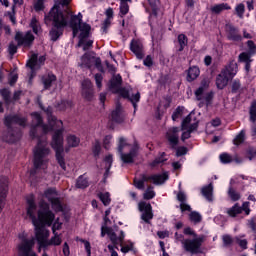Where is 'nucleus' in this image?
Listing matches in <instances>:
<instances>
[{
    "label": "nucleus",
    "mask_w": 256,
    "mask_h": 256,
    "mask_svg": "<svg viewBox=\"0 0 256 256\" xmlns=\"http://www.w3.org/2000/svg\"><path fill=\"white\" fill-rule=\"evenodd\" d=\"M27 217L31 219L32 225H34L36 241L39 245V251L41 248L49 247L51 245L58 246L63 243L61 236L57 232H53V237L49 240V230L45 227H51L55 221V214L49 210V205L45 202H40V210L37 217V204H35V196L30 195L26 199Z\"/></svg>",
    "instance_id": "f257e3e1"
},
{
    "label": "nucleus",
    "mask_w": 256,
    "mask_h": 256,
    "mask_svg": "<svg viewBox=\"0 0 256 256\" xmlns=\"http://www.w3.org/2000/svg\"><path fill=\"white\" fill-rule=\"evenodd\" d=\"M48 115L49 126L43 125V119L41 115L37 112L32 113V122L33 125H36L35 128H32L30 131L31 137H39L38 131L39 127L42 129L43 133H49V131H54L52 136V148L56 151V159L60 167L66 171L67 166L65 165V159L63 158V121L57 120L55 116H51V108L46 110Z\"/></svg>",
    "instance_id": "f03ea898"
},
{
    "label": "nucleus",
    "mask_w": 256,
    "mask_h": 256,
    "mask_svg": "<svg viewBox=\"0 0 256 256\" xmlns=\"http://www.w3.org/2000/svg\"><path fill=\"white\" fill-rule=\"evenodd\" d=\"M70 0H60L55 3L54 7L50 10L49 15L45 18V23L52 21V29L50 30L51 41H57L62 35L65 27H67V18L63 15L60 7H67Z\"/></svg>",
    "instance_id": "7ed1b4c3"
},
{
    "label": "nucleus",
    "mask_w": 256,
    "mask_h": 256,
    "mask_svg": "<svg viewBox=\"0 0 256 256\" xmlns=\"http://www.w3.org/2000/svg\"><path fill=\"white\" fill-rule=\"evenodd\" d=\"M82 21L83 14L73 15L70 19V27L73 31V37H77L80 33L78 47H82L83 51H87V49L93 47V40L88 39L91 26L87 23H82Z\"/></svg>",
    "instance_id": "20e7f679"
},
{
    "label": "nucleus",
    "mask_w": 256,
    "mask_h": 256,
    "mask_svg": "<svg viewBox=\"0 0 256 256\" xmlns=\"http://www.w3.org/2000/svg\"><path fill=\"white\" fill-rule=\"evenodd\" d=\"M122 83H123V79L121 78V75L117 74L116 76H113L109 82L110 91H112V93H118V95H120L124 99H129L134 109H137V103H139L141 99V94L137 92L136 94L130 96L129 90L121 87Z\"/></svg>",
    "instance_id": "39448f33"
},
{
    "label": "nucleus",
    "mask_w": 256,
    "mask_h": 256,
    "mask_svg": "<svg viewBox=\"0 0 256 256\" xmlns=\"http://www.w3.org/2000/svg\"><path fill=\"white\" fill-rule=\"evenodd\" d=\"M118 153H120V159L123 163H135V159L139 155V145H131L127 143V139L119 138Z\"/></svg>",
    "instance_id": "423d86ee"
},
{
    "label": "nucleus",
    "mask_w": 256,
    "mask_h": 256,
    "mask_svg": "<svg viewBox=\"0 0 256 256\" xmlns=\"http://www.w3.org/2000/svg\"><path fill=\"white\" fill-rule=\"evenodd\" d=\"M105 235H108L110 241L114 245H120L121 251L123 253H129V251H133V242H131V241L124 242L125 232L120 231V235L117 236V233H115V230H113V228H111V227H102L101 237H105Z\"/></svg>",
    "instance_id": "0eeeda50"
},
{
    "label": "nucleus",
    "mask_w": 256,
    "mask_h": 256,
    "mask_svg": "<svg viewBox=\"0 0 256 256\" xmlns=\"http://www.w3.org/2000/svg\"><path fill=\"white\" fill-rule=\"evenodd\" d=\"M50 150L47 148V140L42 138L38 141L36 148L34 149V167L35 169H45L47 167V155Z\"/></svg>",
    "instance_id": "6e6552de"
},
{
    "label": "nucleus",
    "mask_w": 256,
    "mask_h": 256,
    "mask_svg": "<svg viewBox=\"0 0 256 256\" xmlns=\"http://www.w3.org/2000/svg\"><path fill=\"white\" fill-rule=\"evenodd\" d=\"M167 179H169V174L167 172L154 175L141 174L140 178H134V187L140 191H143V189H145V183L150 182L154 185H163Z\"/></svg>",
    "instance_id": "1a4fd4ad"
},
{
    "label": "nucleus",
    "mask_w": 256,
    "mask_h": 256,
    "mask_svg": "<svg viewBox=\"0 0 256 256\" xmlns=\"http://www.w3.org/2000/svg\"><path fill=\"white\" fill-rule=\"evenodd\" d=\"M237 75V65H228L216 77L217 89H225L233 77Z\"/></svg>",
    "instance_id": "9d476101"
},
{
    "label": "nucleus",
    "mask_w": 256,
    "mask_h": 256,
    "mask_svg": "<svg viewBox=\"0 0 256 256\" xmlns=\"http://www.w3.org/2000/svg\"><path fill=\"white\" fill-rule=\"evenodd\" d=\"M208 88L209 82H203L195 91V97L197 101H200V107H203V105H211V101H213V92L207 91Z\"/></svg>",
    "instance_id": "9b49d317"
},
{
    "label": "nucleus",
    "mask_w": 256,
    "mask_h": 256,
    "mask_svg": "<svg viewBox=\"0 0 256 256\" xmlns=\"http://www.w3.org/2000/svg\"><path fill=\"white\" fill-rule=\"evenodd\" d=\"M205 241V236H196L194 239H186L184 242L183 249L186 250L188 253L195 255L199 253L201 250V246Z\"/></svg>",
    "instance_id": "f8f14e48"
},
{
    "label": "nucleus",
    "mask_w": 256,
    "mask_h": 256,
    "mask_svg": "<svg viewBox=\"0 0 256 256\" xmlns=\"http://www.w3.org/2000/svg\"><path fill=\"white\" fill-rule=\"evenodd\" d=\"M59 197V193L57 192V190L55 188H48L47 190L44 191L43 195L39 196V202H38V211L36 210V217H38V213L41 209V202L43 201V203H45L46 205H48V210L51 211L49 203H51V201H54L55 199H57ZM44 199H47L49 201V203L45 202Z\"/></svg>",
    "instance_id": "ddd939ff"
},
{
    "label": "nucleus",
    "mask_w": 256,
    "mask_h": 256,
    "mask_svg": "<svg viewBox=\"0 0 256 256\" xmlns=\"http://www.w3.org/2000/svg\"><path fill=\"white\" fill-rule=\"evenodd\" d=\"M15 41H17L19 46L31 47L35 41V36H33L31 31H28L25 34H23V32H17L15 35Z\"/></svg>",
    "instance_id": "4468645a"
},
{
    "label": "nucleus",
    "mask_w": 256,
    "mask_h": 256,
    "mask_svg": "<svg viewBox=\"0 0 256 256\" xmlns=\"http://www.w3.org/2000/svg\"><path fill=\"white\" fill-rule=\"evenodd\" d=\"M138 209L141 211V219L144 223H151V219H153V210L150 203L147 202H139Z\"/></svg>",
    "instance_id": "2eb2a0df"
},
{
    "label": "nucleus",
    "mask_w": 256,
    "mask_h": 256,
    "mask_svg": "<svg viewBox=\"0 0 256 256\" xmlns=\"http://www.w3.org/2000/svg\"><path fill=\"white\" fill-rule=\"evenodd\" d=\"M81 95L87 101H91L93 99V95H95V91L93 90V83L89 79H84L81 82Z\"/></svg>",
    "instance_id": "dca6fc26"
},
{
    "label": "nucleus",
    "mask_w": 256,
    "mask_h": 256,
    "mask_svg": "<svg viewBox=\"0 0 256 256\" xmlns=\"http://www.w3.org/2000/svg\"><path fill=\"white\" fill-rule=\"evenodd\" d=\"M9 191V180L7 177L0 179V213L5 207V199L7 198V192Z\"/></svg>",
    "instance_id": "f3484780"
},
{
    "label": "nucleus",
    "mask_w": 256,
    "mask_h": 256,
    "mask_svg": "<svg viewBox=\"0 0 256 256\" xmlns=\"http://www.w3.org/2000/svg\"><path fill=\"white\" fill-rule=\"evenodd\" d=\"M4 124L6 127H13V125H20V127H25L27 124V119L19 115H8L5 117Z\"/></svg>",
    "instance_id": "a211bd4d"
},
{
    "label": "nucleus",
    "mask_w": 256,
    "mask_h": 256,
    "mask_svg": "<svg viewBox=\"0 0 256 256\" xmlns=\"http://www.w3.org/2000/svg\"><path fill=\"white\" fill-rule=\"evenodd\" d=\"M179 128H170L166 133L167 141L172 149H175L179 143Z\"/></svg>",
    "instance_id": "6ab92c4d"
},
{
    "label": "nucleus",
    "mask_w": 256,
    "mask_h": 256,
    "mask_svg": "<svg viewBox=\"0 0 256 256\" xmlns=\"http://www.w3.org/2000/svg\"><path fill=\"white\" fill-rule=\"evenodd\" d=\"M82 65H101V58L95 52H87L81 57Z\"/></svg>",
    "instance_id": "aec40b11"
},
{
    "label": "nucleus",
    "mask_w": 256,
    "mask_h": 256,
    "mask_svg": "<svg viewBox=\"0 0 256 256\" xmlns=\"http://www.w3.org/2000/svg\"><path fill=\"white\" fill-rule=\"evenodd\" d=\"M182 131L185 129H190V131H195L198 127L197 118H195V114L190 113L183 121H182Z\"/></svg>",
    "instance_id": "412c9836"
},
{
    "label": "nucleus",
    "mask_w": 256,
    "mask_h": 256,
    "mask_svg": "<svg viewBox=\"0 0 256 256\" xmlns=\"http://www.w3.org/2000/svg\"><path fill=\"white\" fill-rule=\"evenodd\" d=\"M242 211H245L246 215H249V202H244L242 208L239 204H235L232 208L228 209L227 214L229 217H237Z\"/></svg>",
    "instance_id": "4be33fe9"
},
{
    "label": "nucleus",
    "mask_w": 256,
    "mask_h": 256,
    "mask_svg": "<svg viewBox=\"0 0 256 256\" xmlns=\"http://www.w3.org/2000/svg\"><path fill=\"white\" fill-rule=\"evenodd\" d=\"M130 50L134 55H136L137 59H143L145 52H143V42L139 39L132 40L130 44Z\"/></svg>",
    "instance_id": "5701e85b"
},
{
    "label": "nucleus",
    "mask_w": 256,
    "mask_h": 256,
    "mask_svg": "<svg viewBox=\"0 0 256 256\" xmlns=\"http://www.w3.org/2000/svg\"><path fill=\"white\" fill-rule=\"evenodd\" d=\"M227 37L229 41H241L243 37L239 34V30L233 25H227Z\"/></svg>",
    "instance_id": "b1692460"
},
{
    "label": "nucleus",
    "mask_w": 256,
    "mask_h": 256,
    "mask_svg": "<svg viewBox=\"0 0 256 256\" xmlns=\"http://www.w3.org/2000/svg\"><path fill=\"white\" fill-rule=\"evenodd\" d=\"M111 117L112 121L115 123H123L125 114H123V108L121 107V104L116 105L115 110L112 111Z\"/></svg>",
    "instance_id": "393cba45"
},
{
    "label": "nucleus",
    "mask_w": 256,
    "mask_h": 256,
    "mask_svg": "<svg viewBox=\"0 0 256 256\" xmlns=\"http://www.w3.org/2000/svg\"><path fill=\"white\" fill-rule=\"evenodd\" d=\"M177 200L180 202L181 211H191V206L187 204V195L183 191L178 192Z\"/></svg>",
    "instance_id": "a878e982"
},
{
    "label": "nucleus",
    "mask_w": 256,
    "mask_h": 256,
    "mask_svg": "<svg viewBox=\"0 0 256 256\" xmlns=\"http://www.w3.org/2000/svg\"><path fill=\"white\" fill-rule=\"evenodd\" d=\"M45 56H38L37 54L33 53L30 55L27 65H43L45 63Z\"/></svg>",
    "instance_id": "bb28decb"
},
{
    "label": "nucleus",
    "mask_w": 256,
    "mask_h": 256,
    "mask_svg": "<svg viewBox=\"0 0 256 256\" xmlns=\"http://www.w3.org/2000/svg\"><path fill=\"white\" fill-rule=\"evenodd\" d=\"M200 74H201V70H199V67L191 66L188 69L187 81H189V82L195 81V79H197V77H199Z\"/></svg>",
    "instance_id": "cd10ccee"
},
{
    "label": "nucleus",
    "mask_w": 256,
    "mask_h": 256,
    "mask_svg": "<svg viewBox=\"0 0 256 256\" xmlns=\"http://www.w3.org/2000/svg\"><path fill=\"white\" fill-rule=\"evenodd\" d=\"M66 143H67V147L69 148L79 147V143H81V139L74 134H69L66 137Z\"/></svg>",
    "instance_id": "c85d7f7f"
},
{
    "label": "nucleus",
    "mask_w": 256,
    "mask_h": 256,
    "mask_svg": "<svg viewBox=\"0 0 256 256\" xmlns=\"http://www.w3.org/2000/svg\"><path fill=\"white\" fill-rule=\"evenodd\" d=\"M42 81L44 89H49V87H51V85L57 81V77L52 73H48L47 75L43 76Z\"/></svg>",
    "instance_id": "c756f323"
},
{
    "label": "nucleus",
    "mask_w": 256,
    "mask_h": 256,
    "mask_svg": "<svg viewBox=\"0 0 256 256\" xmlns=\"http://www.w3.org/2000/svg\"><path fill=\"white\" fill-rule=\"evenodd\" d=\"M201 193L207 201H213V183H210L207 186H204L201 190Z\"/></svg>",
    "instance_id": "7c9ffc66"
},
{
    "label": "nucleus",
    "mask_w": 256,
    "mask_h": 256,
    "mask_svg": "<svg viewBox=\"0 0 256 256\" xmlns=\"http://www.w3.org/2000/svg\"><path fill=\"white\" fill-rule=\"evenodd\" d=\"M229 9H231V6H229V4L221 3V4L214 5L211 8V11L212 13L219 15V13H223V11H229Z\"/></svg>",
    "instance_id": "2f4dec72"
},
{
    "label": "nucleus",
    "mask_w": 256,
    "mask_h": 256,
    "mask_svg": "<svg viewBox=\"0 0 256 256\" xmlns=\"http://www.w3.org/2000/svg\"><path fill=\"white\" fill-rule=\"evenodd\" d=\"M98 197L105 207L111 205V194L109 192H100Z\"/></svg>",
    "instance_id": "473e14b6"
},
{
    "label": "nucleus",
    "mask_w": 256,
    "mask_h": 256,
    "mask_svg": "<svg viewBox=\"0 0 256 256\" xmlns=\"http://www.w3.org/2000/svg\"><path fill=\"white\" fill-rule=\"evenodd\" d=\"M131 0H120V17H125L129 13V3Z\"/></svg>",
    "instance_id": "72a5a7b5"
},
{
    "label": "nucleus",
    "mask_w": 256,
    "mask_h": 256,
    "mask_svg": "<svg viewBox=\"0 0 256 256\" xmlns=\"http://www.w3.org/2000/svg\"><path fill=\"white\" fill-rule=\"evenodd\" d=\"M30 27L32 28L33 33H35V35H39V33H41V25L39 24V21L36 17H33L31 19Z\"/></svg>",
    "instance_id": "f704fd0d"
},
{
    "label": "nucleus",
    "mask_w": 256,
    "mask_h": 256,
    "mask_svg": "<svg viewBox=\"0 0 256 256\" xmlns=\"http://www.w3.org/2000/svg\"><path fill=\"white\" fill-rule=\"evenodd\" d=\"M50 203H51L52 209L56 213H59V212L63 211V204L61 203V200L59 199V197L52 200Z\"/></svg>",
    "instance_id": "c9c22d12"
},
{
    "label": "nucleus",
    "mask_w": 256,
    "mask_h": 256,
    "mask_svg": "<svg viewBox=\"0 0 256 256\" xmlns=\"http://www.w3.org/2000/svg\"><path fill=\"white\" fill-rule=\"evenodd\" d=\"M76 187L78 189H86V187H89V181L87 180V178H85V176H80L77 179Z\"/></svg>",
    "instance_id": "e433bc0d"
},
{
    "label": "nucleus",
    "mask_w": 256,
    "mask_h": 256,
    "mask_svg": "<svg viewBox=\"0 0 256 256\" xmlns=\"http://www.w3.org/2000/svg\"><path fill=\"white\" fill-rule=\"evenodd\" d=\"M251 54L247 52H242L239 55V63H243L244 65H249L251 63Z\"/></svg>",
    "instance_id": "4c0bfd02"
},
{
    "label": "nucleus",
    "mask_w": 256,
    "mask_h": 256,
    "mask_svg": "<svg viewBox=\"0 0 256 256\" xmlns=\"http://www.w3.org/2000/svg\"><path fill=\"white\" fill-rule=\"evenodd\" d=\"M178 43L180 45V47L178 48V51L181 52L183 51V49H185V47H187V36H185V34H180L178 35Z\"/></svg>",
    "instance_id": "58836bf2"
},
{
    "label": "nucleus",
    "mask_w": 256,
    "mask_h": 256,
    "mask_svg": "<svg viewBox=\"0 0 256 256\" xmlns=\"http://www.w3.org/2000/svg\"><path fill=\"white\" fill-rule=\"evenodd\" d=\"M165 155H166L165 152H162L159 157L155 158V160L150 163V166L157 167L161 165V163H165V161H167V158H165Z\"/></svg>",
    "instance_id": "ea45409f"
},
{
    "label": "nucleus",
    "mask_w": 256,
    "mask_h": 256,
    "mask_svg": "<svg viewBox=\"0 0 256 256\" xmlns=\"http://www.w3.org/2000/svg\"><path fill=\"white\" fill-rule=\"evenodd\" d=\"M17 79H19V74L17 73V68H15L9 76V85L13 86L17 83Z\"/></svg>",
    "instance_id": "a19ab883"
},
{
    "label": "nucleus",
    "mask_w": 256,
    "mask_h": 256,
    "mask_svg": "<svg viewBox=\"0 0 256 256\" xmlns=\"http://www.w3.org/2000/svg\"><path fill=\"white\" fill-rule=\"evenodd\" d=\"M236 15L239 17V19H243V16L245 15V4H238L235 7Z\"/></svg>",
    "instance_id": "79ce46f5"
},
{
    "label": "nucleus",
    "mask_w": 256,
    "mask_h": 256,
    "mask_svg": "<svg viewBox=\"0 0 256 256\" xmlns=\"http://www.w3.org/2000/svg\"><path fill=\"white\" fill-rule=\"evenodd\" d=\"M0 94L6 103H11V91H9V89H1Z\"/></svg>",
    "instance_id": "37998d69"
},
{
    "label": "nucleus",
    "mask_w": 256,
    "mask_h": 256,
    "mask_svg": "<svg viewBox=\"0 0 256 256\" xmlns=\"http://www.w3.org/2000/svg\"><path fill=\"white\" fill-rule=\"evenodd\" d=\"M185 113V107L179 106L172 115L173 121H177Z\"/></svg>",
    "instance_id": "c03bdc74"
},
{
    "label": "nucleus",
    "mask_w": 256,
    "mask_h": 256,
    "mask_svg": "<svg viewBox=\"0 0 256 256\" xmlns=\"http://www.w3.org/2000/svg\"><path fill=\"white\" fill-rule=\"evenodd\" d=\"M104 165L106 169V174L109 173V169H111V165H113V156L108 155L104 159Z\"/></svg>",
    "instance_id": "a18cd8bd"
},
{
    "label": "nucleus",
    "mask_w": 256,
    "mask_h": 256,
    "mask_svg": "<svg viewBox=\"0 0 256 256\" xmlns=\"http://www.w3.org/2000/svg\"><path fill=\"white\" fill-rule=\"evenodd\" d=\"M143 197L146 200L153 199V197H155V191L153 190V187L149 186L144 192Z\"/></svg>",
    "instance_id": "49530a36"
},
{
    "label": "nucleus",
    "mask_w": 256,
    "mask_h": 256,
    "mask_svg": "<svg viewBox=\"0 0 256 256\" xmlns=\"http://www.w3.org/2000/svg\"><path fill=\"white\" fill-rule=\"evenodd\" d=\"M228 195L232 201H239L241 199V195L237 193L233 188H229Z\"/></svg>",
    "instance_id": "de8ad7c7"
},
{
    "label": "nucleus",
    "mask_w": 256,
    "mask_h": 256,
    "mask_svg": "<svg viewBox=\"0 0 256 256\" xmlns=\"http://www.w3.org/2000/svg\"><path fill=\"white\" fill-rule=\"evenodd\" d=\"M250 121H252V123L256 121V101L252 102L250 107Z\"/></svg>",
    "instance_id": "09e8293b"
},
{
    "label": "nucleus",
    "mask_w": 256,
    "mask_h": 256,
    "mask_svg": "<svg viewBox=\"0 0 256 256\" xmlns=\"http://www.w3.org/2000/svg\"><path fill=\"white\" fill-rule=\"evenodd\" d=\"M189 217L190 221H193V223H201V214H199V212H191Z\"/></svg>",
    "instance_id": "8fccbe9b"
},
{
    "label": "nucleus",
    "mask_w": 256,
    "mask_h": 256,
    "mask_svg": "<svg viewBox=\"0 0 256 256\" xmlns=\"http://www.w3.org/2000/svg\"><path fill=\"white\" fill-rule=\"evenodd\" d=\"M219 157H220L221 163H224V164L232 163L233 161V157L227 153H223Z\"/></svg>",
    "instance_id": "3c124183"
},
{
    "label": "nucleus",
    "mask_w": 256,
    "mask_h": 256,
    "mask_svg": "<svg viewBox=\"0 0 256 256\" xmlns=\"http://www.w3.org/2000/svg\"><path fill=\"white\" fill-rule=\"evenodd\" d=\"M245 141V132L241 131L234 139V145H241Z\"/></svg>",
    "instance_id": "603ef678"
},
{
    "label": "nucleus",
    "mask_w": 256,
    "mask_h": 256,
    "mask_svg": "<svg viewBox=\"0 0 256 256\" xmlns=\"http://www.w3.org/2000/svg\"><path fill=\"white\" fill-rule=\"evenodd\" d=\"M70 107H73V102L71 100H64L61 102V104L59 105V108L62 111H65V109H70Z\"/></svg>",
    "instance_id": "864d4df0"
},
{
    "label": "nucleus",
    "mask_w": 256,
    "mask_h": 256,
    "mask_svg": "<svg viewBox=\"0 0 256 256\" xmlns=\"http://www.w3.org/2000/svg\"><path fill=\"white\" fill-rule=\"evenodd\" d=\"M94 79H95L96 87L98 89H101L103 87V75L95 74Z\"/></svg>",
    "instance_id": "5fc2aeb1"
},
{
    "label": "nucleus",
    "mask_w": 256,
    "mask_h": 256,
    "mask_svg": "<svg viewBox=\"0 0 256 256\" xmlns=\"http://www.w3.org/2000/svg\"><path fill=\"white\" fill-rule=\"evenodd\" d=\"M19 44H15V42H11L8 46V53L9 55L13 56L15 55V53H17V49H18Z\"/></svg>",
    "instance_id": "6e6d98bb"
},
{
    "label": "nucleus",
    "mask_w": 256,
    "mask_h": 256,
    "mask_svg": "<svg viewBox=\"0 0 256 256\" xmlns=\"http://www.w3.org/2000/svg\"><path fill=\"white\" fill-rule=\"evenodd\" d=\"M174 237L176 243H181L182 247L184 246V243L187 241V239H185V236L183 234H179L178 232L175 233Z\"/></svg>",
    "instance_id": "4d7b16f0"
},
{
    "label": "nucleus",
    "mask_w": 256,
    "mask_h": 256,
    "mask_svg": "<svg viewBox=\"0 0 256 256\" xmlns=\"http://www.w3.org/2000/svg\"><path fill=\"white\" fill-rule=\"evenodd\" d=\"M182 136L181 139L182 141H185L186 139H189V137H191V133H193V131L195 130H191V128H186L185 130H182Z\"/></svg>",
    "instance_id": "13d9d810"
},
{
    "label": "nucleus",
    "mask_w": 256,
    "mask_h": 256,
    "mask_svg": "<svg viewBox=\"0 0 256 256\" xmlns=\"http://www.w3.org/2000/svg\"><path fill=\"white\" fill-rule=\"evenodd\" d=\"M247 46H248V49H249V54L250 55H254V53H256V45H255V42H253V40H249L247 42Z\"/></svg>",
    "instance_id": "bf43d9fd"
},
{
    "label": "nucleus",
    "mask_w": 256,
    "mask_h": 256,
    "mask_svg": "<svg viewBox=\"0 0 256 256\" xmlns=\"http://www.w3.org/2000/svg\"><path fill=\"white\" fill-rule=\"evenodd\" d=\"M111 141H113V136H111V135L105 136V138L103 140V145H104L105 149H109V147H111Z\"/></svg>",
    "instance_id": "052dcab7"
},
{
    "label": "nucleus",
    "mask_w": 256,
    "mask_h": 256,
    "mask_svg": "<svg viewBox=\"0 0 256 256\" xmlns=\"http://www.w3.org/2000/svg\"><path fill=\"white\" fill-rule=\"evenodd\" d=\"M45 9V5L43 4V0H38L37 2L34 3V10L39 12L43 11Z\"/></svg>",
    "instance_id": "680f3d73"
},
{
    "label": "nucleus",
    "mask_w": 256,
    "mask_h": 256,
    "mask_svg": "<svg viewBox=\"0 0 256 256\" xmlns=\"http://www.w3.org/2000/svg\"><path fill=\"white\" fill-rule=\"evenodd\" d=\"M241 89V82L239 80H234L232 82V93H237Z\"/></svg>",
    "instance_id": "e2e57ef3"
},
{
    "label": "nucleus",
    "mask_w": 256,
    "mask_h": 256,
    "mask_svg": "<svg viewBox=\"0 0 256 256\" xmlns=\"http://www.w3.org/2000/svg\"><path fill=\"white\" fill-rule=\"evenodd\" d=\"M62 225H63V223L59 222V218H57L52 226L53 233H56V231H59V229H61Z\"/></svg>",
    "instance_id": "0e129e2a"
},
{
    "label": "nucleus",
    "mask_w": 256,
    "mask_h": 256,
    "mask_svg": "<svg viewBox=\"0 0 256 256\" xmlns=\"http://www.w3.org/2000/svg\"><path fill=\"white\" fill-rule=\"evenodd\" d=\"M222 239L225 247H229V245L233 243V238H231V236L229 235H224Z\"/></svg>",
    "instance_id": "69168bd1"
},
{
    "label": "nucleus",
    "mask_w": 256,
    "mask_h": 256,
    "mask_svg": "<svg viewBox=\"0 0 256 256\" xmlns=\"http://www.w3.org/2000/svg\"><path fill=\"white\" fill-rule=\"evenodd\" d=\"M182 155H187V147H178L176 150V157H182Z\"/></svg>",
    "instance_id": "338daca9"
},
{
    "label": "nucleus",
    "mask_w": 256,
    "mask_h": 256,
    "mask_svg": "<svg viewBox=\"0 0 256 256\" xmlns=\"http://www.w3.org/2000/svg\"><path fill=\"white\" fill-rule=\"evenodd\" d=\"M111 21H113V20H111L110 18H106L104 20V22L102 24V29H103L104 32H106L107 29H109V27H111Z\"/></svg>",
    "instance_id": "774afa93"
}]
</instances>
